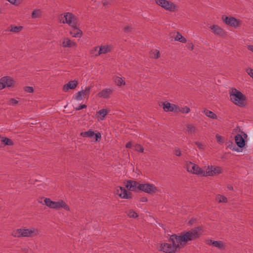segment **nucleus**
<instances>
[{"label": "nucleus", "instance_id": "f257e3e1", "mask_svg": "<svg viewBox=\"0 0 253 253\" xmlns=\"http://www.w3.org/2000/svg\"><path fill=\"white\" fill-rule=\"evenodd\" d=\"M203 232V227L199 226L188 231L170 236L168 241L162 242L158 250L165 253H175L186 246L190 242L198 238Z\"/></svg>", "mask_w": 253, "mask_h": 253}, {"label": "nucleus", "instance_id": "f03ea898", "mask_svg": "<svg viewBox=\"0 0 253 253\" xmlns=\"http://www.w3.org/2000/svg\"><path fill=\"white\" fill-rule=\"evenodd\" d=\"M229 95L230 101L237 106L244 107L248 104V99L247 96L235 87L229 89Z\"/></svg>", "mask_w": 253, "mask_h": 253}, {"label": "nucleus", "instance_id": "7ed1b4c3", "mask_svg": "<svg viewBox=\"0 0 253 253\" xmlns=\"http://www.w3.org/2000/svg\"><path fill=\"white\" fill-rule=\"evenodd\" d=\"M234 140L238 147L235 145H229L228 147L235 152H241L247 144L248 135L244 132L241 131L235 136Z\"/></svg>", "mask_w": 253, "mask_h": 253}, {"label": "nucleus", "instance_id": "20e7f679", "mask_svg": "<svg viewBox=\"0 0 253 253\" xmlns=\"http://www.w3.org/2000/svg\"><path fill=\"white\" fill-rule=\"evenodd\" d=\"M38 234V229L34 227L17 228L13 230L11 233L12 236L16 238H32L37 236Z\"/></svg>", "mask_w": 253, "mask_h": 253}, {"label": "nucleus", "instance_id": "39448f33", "mask_svg": "<svg viewBox=\"0 0 253 253\" xmlns=\"http://www.w3.org/2000/svg\"><path fill=\"white\" fill-rule=\"evenodd\" d=\"M44 205L48 208L56 210L64 209L67 211H71V207L68 203L63 200H59L56 201H52L49 198H44Z\"/></svg>", "mask_w": 253, "mask_h": 253}, {"label": "nucleus", "instance_id": "423d86ee", "mask_svg": "<svg viewBox=\"0 0 253 253\" xmlns=\"http://www.w3.org/2000/svg\"><path fill=\"white\" fill-rule=\"evenodd\" d=\"M156 4L164 10L170 12H175L179 10L178 5L169 0H155Z\"/></svg>", "mask_w": 253, "mask_h": 253}, {"label": "nucleus", "instance_id": "0eeeda50", "mask_svg": "<svg viewBox=\"0 0 253 253\" xmlns=\"http://www.w3.org/2000/svg\"><path fill=\"white\" fill-rule=\"evenodd\" d=\"M221 19L225 25L234 29H239L242 25V21L241 19L232 16L223 15Z\"/></svg>", "mask_w": 253, "mask_h": 253}, {"label": "nucleus", "instance_id": "6e6552de", "mask_svg": "<svg viewBox=\"0 0 253 253\" xmlns=\"http://www.w3.org/2000/svg\"><path fill=\"white\" fill-rule=\"evenodd\" d=\"M114 194L122 199L128 200L132 198V194L126 189V187L116 186L114 188Z\"/></svg>", "mask_w": 253, "mask_h": 253}, {"label": "nucleus", "instance_id": "1a4fd4ad", "mask_svg": "<svg viewBox=\"0 0 253 253\" xmlns=\"http://www.w3.org/2000/svg\"><path fill=\"white\" fill-rule=\"evenodd\" d=\"M59 20L60 23L67 24L70 26L77 23L76 17L71 12H65L61 14Z\"/></svg>", "mask_w": 253, "mask_h": 253}, {"label": "nucleus", "instance_id": "9d476101", "mask_svg": "<svg viewBox=\"0 0 253 253\" xmlns=\"http://www.w3.org/2000/svg\"><path fill=\"white\" fill-rule=\"evenodd\" d=\"M140 191L150 195L155 194L160 191L159 188L155 184L148 182L141 183Z\"/></svg>", "mask_w": 253, "mask_h": 253}, {"label": "nucleus", "instance_id": "9b49d317", "mask_svg": "<svg viewBox=\"0 0 253 253\" xmlns=\"http://www.w3.org/2000/svg\"><path fill=\"white\" fill-rule=\"evenodd\" d=\"M91 86H86L84 89L77 92L73 97V99L77 101H82L88 98L90 94Z\"/></svg>", "mask_w": 253, "mask_h": 253}, {"label": "nucleus", "instance_id": "f8f14e48", "mask_svg": "<svg viewBox=\"0 0 253 253\" xmlns=\"http://www.w3.org/2000/svg\"><path fill=\"white\" fill-rule=\"evenodd\" d=\"M81 136L84 138H89L94 140L95 142H99L101 138V133L99 131H94L92 129H89L86 131L82 132Z\"/></svg>", "mask_w": 253, "mask_h": 253}, {"label": "nucleus", "instance_id": "ddd939ff", "mask_svg": "<svg viewBox=\"0 0 253 253\" xmlns=\"http://www.w3.org/2000/svg\"><path fill=\"white\" fill-rule=\"evenodd\" d=\"M15 81L10 76H4L0 79V90L6 87H12L15 86Z\"/></svg>", "mask_w": 253, "mask_h": 253}, {"label": "nucleus", "instance_id": "4468645a", "mask_svg": "<svg viewBox=\"0 0 253 253\" xmlns=\"http://www.w3.org/2000/svg\"><path fill=\"white\" fill-rule=\"evenodd\" d=\"M186 169L189 172L201 176L202 168L200 167L198 165L189 162L187 163Z\"/></svg>", "mask_w": 253, "mask_h": 253}, {"label": "nucleus", "instance_id": "2eb2a0df", "mask_svg": "<svg viewBox=\"0 0 253 253\" xmlns=\"http://www.w3.org/2000/svg\"><path fill=\"white\" fill-rule=\"evenodd\" d=\"M60 45L63 48H76L77 43L68 37H63L60 41Z\"/></svg>", "mask_w": 253, "mask_h": 253}, {"label": "nucleus", "instance_id": "dca6fc26", "mask_svg": "<svg viewBox=\"0 0 253 253\" xmlns=\"http://www.w3.org/2000/svg\"><path fill=\"white\" fill-rule=\"evenodd\" d=\"M126 188L129 191L136 192L140 191L141 183L134 180H127L126 184Z\"/></svg>", "mask_w": 253, "mask_h": 253}, {"label": "nucleus", "instance_id": "f3484780", "mask_svg": "<svg viewBox=\"0 0 253 253\" xmlns=\"http://www.w3.org/2000/svg\"><path fill=\"white\" fill-rule=\"evenodd\" d=\"M211 32L215 35L224 37L226 35V32L222 28L216 24L211 25L210 27Z\"/></svg>", "mask_w": 253, "mask_h": 253}, {"label": "nucleus", "instance_id": "a211bd4d", "mask_svg": "<svg viewBox=\"0 0 253 253\" xmlns=\"http://www.w3.org/2000/svg\"><path fill=\"white\" fill-rule=\"evenodd\" d=\"M70 27H71V29L70 31V34L72 37L75 38H80L83 36V32L79 28L77 23Z\"/></svg>", "mask_w": 253, "mask_h": 253}, {"label": "nucleus", "instance_id": "6ab92c4d", "mask_svg": "<svg viewBox=\"0 0 253 253\" xmlns=\"http://www.w3.org/2000/svg\"><path fill=\"white\" fill-rule=\"evenodd\" d=\"M162 108L165 112H171L176 113L178 110V105L175 104L170 103L168 101H165L162 103Z\"/></svg>", "mask_w": 253, "mask_h": 253}, {"label": "nucleus", "instance_id": "aec40b11", "mask_svg": "<svg viewBox=\"0 0 253 253\" xmlns=\"http://www.w3.org/2000/svg\"><path fill=\"white\" fill-rule=\"evenodd\" d=\"M78 84L79 82L78 80H71L63 85L62 88L63 91L67 92L69 90H74L78 86Z\"/></svg>", "mask_w": 253, "mask_h": 253}, {"label": "nucleus", "instance_id": "412c9836", "mask_svg": "<svg viewBox=\"0 0 253 253\" xmlns=\"http://www.w3.org/2000/svg\"><path fill=\"white\" fill-rule=\"evenodd\" d=\"M113 92V89L112 88H105L99 92L97 96L101 98L108 99L111 97Z\"/></svg>", "mask_w": 253, "mask_h": 253}, {"label": "nucleus", "instance_id": "4be33fe9", "mask_svg": "<svg viewBox=\"0 0 253 253\" xmlns=\"http://www.w3.org/2000/svg\"><path fill=\"white\" fill-rule=\"evenodd\" d=\"M110 110L107 108H103L97 111L95 117L98 121H101L105 120L106 117L110 113Z\"/></svg>", "mask_w": 253, "mask_h": 253}, {"label": "nucleus", "instance_id": "5701e85b", "mask_svg": "<svg viewBox=\"0 0 253 253\" xmlns=\"http://www.w3.org/2000/svg\"><path fill=\"white\" fill-rule=\"evenodd\" d=\"M14 141L5 136H2L0 139V147H4L6 146H12L14 145Z\"/></svg>", "mask_w": 253, "mask_h": 253}, {"label": "nucleus", "instance_id": "b1692460", "mask_svg": "<svg viewBox=\"0 0 253 253\" xmlns=\"http://www.w3.org/2000/svg\"><path fill=\"white\" fill-rule=\"evenodd\" d=\"M113 80L115 85L119 87L126 85L125 78L119 76H114Z\"/></svg>", "mask_w": 253, "mask_h": 253}, {"label": "nucleus", "instance_id": "393cba45", "mask_svg": "<svg viewBox=\"0 0 253 253\" xmlns=\"http://www.w3.org/2000/svg\"><path fill=\"white\" fill-rule=\"evenodd\" d=\"M99 46L101 55L110 52L113 49V46L111 44H104Z\"/></svg>", "mask_w": 253, "mask_h": 253}, {"label": "nucleus", "instance_id": "a878e982", "mask_svg": "<svg viewBox=\"0 0 253 253\" xmlns=\"http://www.w3.org/2000/svg\"><path fill=\"white\" fill-rule=\"evenodd\" d=\"M223 172V169L222 167L211 165V171L210 172L211 176L219 175Z\"/></svg>", "mask_w": 253, "mask_h": 253}, {"label": "nucleus", "instance_id": "bb28decb", "mask_svg": "<svg viewBox=\"0 0 253 253\" xmlns=\"http://www.w3.org/2000/svg\"><path fill=\"white\" fill-rule=\"evenodd\" d=\"M174 40L175 42H179L183 43H185L187 42L186 39L179 32H175L174 33Z\"/></svg>", "mask_w": 253, "mask_h": 253}, {"label": "nucleus", "instance_id": "cd10ccee", "mask_svg": "<svg viewBox=\"0 0 253 253\" xmlns=\"http://www.w3.org/2000/svg\"><path fill=\"white\" fill-rule=\"evenodd\" d=\"M211 165L205 166L202 168L201 176H211Z\"/></svg>", "mask_w": 253, "mask_h": 253}, {"label": "nucleus", "instance_id": "c85d7f7f", "mask_svg": "<svg viewBox=\"0 0 253 253\" xmlns=\"http://www.w3.org/2000/svg\"><path fill=\"white\" fill-rule=\"evenodd\" d=\"M150 56L151 58L157 59L161 56V53L158 49L154 48L151 50L150 51Z\"/></svg>", "mask_w": 253, "mask_h": 253}, {"label": "nucleus", "instance_id": "c756f323", "mask_svg": "<svg viewBox=\"0 0 253 253\" xmlns=\"http://www.w3.org/2000/svg\"><path fill=\"white\" fill-rule=\"evenodd\" d=\"M42 11L40 9H34L31 14V17L33 19H38L42 17Z\"/></svg>", "mask_w": 253, "mask_h": 253}, {"label": "nucleus", "instance_id": "7c9ffc66", "mask_svg": "<svg viewBox=\"0 0 253 253\" xmlns=\"http://www.w3.org/2000/svg\"><path fill=\"white\" fill-rule=\"evenodd\" d=\"M90 54L92 57H97L100 56L99 46H95L90 50Z\"/></svg>", "mask_w": 253, "mask_h": 253}, {"label": "nucleus", "instance_id": "2f4dec72", "mask_svg": "<svg viewBox=\"0 0 253 253\" xmlns=\"http://www.w3.org/2000/svg\"><path fill=\"white\" fill-rule=\"evenodd\" d=\"M24 29V27L22 26H14L11 25L9 27V31L10 32L14 33H18L21 32Z\"/></svg>", "mask_w": 253, "mask_h": 253}, {"label": "nucleus", "instance_id": "473e14b6", "mask_svg": "<svg viewBox=\"0 0 253 253\" xmlns=\"http://www.w3.org/2000/svg\"><path fill=\"white\" fill-rule=\"evenodd\" d=\"M213 244V247L219 250H222L225 249L226 244L222 241H215Z\"/></svg>", "mask_w": 253, "mask_h": 253}, {"label": "nucleus", "instance_id": "72a5a7b5", "mask_svg": "<svg viewBox=\"0 0 253 253\" xmlns=\"http://www.w3.org/2000/svg\"><path fill=\"white\" fill-rule=\"evenodd\" d=\"M204 113L208 117L210 118L211 119H217V115L214 113L209 110H205L204 111Z\"/></svg>", "mask_w": 253, "mask_h": 253}, {"label": "nucleus", "instance_id": "f704fd0d", "mask_svg": "<svg viewBox=\"0 0 253 253\" xmlns=\"http://www.w3.org/2000/svg\"><path fill=\"white\" fill-rule=\"evenodd\" d=\"M186 130L189 134H193L196 131V127L193 124H189L186 126Z\"/></svg>", "mask_w": 253, "mask_h": 253}, {"label": "nucleus", "instance_id": "c9c22d12", "mask_svg": "<svg viewBox=\"0 0 253 253\" xmlns=\"http://www.w3.org/2000/svg\"><path fill=\"white\" fill-rule=\"evenodd\" d=\"M127 215L130 218H135L138 216V213L132 209H129L126 211Z\"/></svg>", "mask_w": 253, "mask_h": 253}, {"label": "nucleus", "instance_id": "e433bc0d", "mask_svg": "<svg viewBox=\"0 0 253 253\" xmlns=\"http://www.w3.org/2000/svg\"><path fill=\"white\" fill-rule=\"evenodd\" d=\"M215 200L218 203H226L227 199L223 195L218 194L215 197Z\"/></svg>", "mask_w": 253, "mask_h": 253}, {"label": "nucleus", "instance_id": "4c0bfd02", "mask_svg": "<svg viewBox=\"0 0 253 253\" xmlns=\"http://www.w3.org/2000/svg\"><path fill=\"white\" fill-rule=\"evenodd\" d=\"M190 112V109L189 107H188L187 106H185V107L180 108L178 106V110H177V112H176V113H181L183 114H188Z\"/></svg>", "mask_w": 253, "mask_h": 253}, {"label": "nucleus", "instance_id": "58836bf2", "mask_svg": "<svg viewBox=\"0 0 253 253\" xmlns=\"http://www.w3.org/2000/svg\"><path fill=\"white\" fill-rule=\"evenodd\" d=\"M215 138L216 142L219 145H222L225 143V140L224 137L219 134H216L215 135Z\"/></svg>", "mask_w": 253, "mask_h": 253}, {"label": "nucleus", "instance_id": "ea45409f", "mask_svg": "<svg viewBox=\"0 0 253 253\" xmlns=\"http://www.w3.org/2000/svg\"><path fill=\"white\" fill-rule=\"evenodd\" d=\"M133 149L141 153H142L144 151V149L141 145L135 143L134 144Z\"/></svg>", "mask_w": 253, "mask_h": 253}, {"label": "nucleus", "instance_id": "a19ab883", "mask_svg": "<svg viewBox=\"0 0 253 253\" xmlns=\"http://www.w3.org/2000/svg\"><path fill=\"white\" fill-rule=\"evenodd\" d=\"M19 103L18 100L15 99V98H10L8 100V104L11 106H15L18 104Z\"/></svg>", "mask_w": 253, "mask_h": 253}, {"label": "nucleus", "instance_id": "79ce46f5", "mask_svg": "<svg viewBox=\"0 0 253 253\" xmlns=\"http://www.w3.org/2000/svg\"><path fill=\"white\" fill-rule=\"evenodd\" d=\"M24 90L27 93H33L34 92V88L33 86H26L24 87Z\"/></svg>", "mask_w": 253, "mask_h": 253}, {"label": "nucleus", "instance_id": "37998d69", "mask_svg": "<svg viewBox=\"0 0 253 253\" xmlns=\"http://www.w3.org/2000/svg\"><path fill=\"white\" fill-rule=\"evenodd\" d=\"M246 72L248 75L253 79V69L251 68H248L246 69Z\"/></svg>", "mask_w": 253, "mask_h": 253}, {"label": "nucleus", "instance_id": "c03bdc74", "mask_svg": "<svg viewBox=\"0 0 253 253\" xmlns=\"http://www.w3.org/2000/svg\"><path fill=\"white\" fill-rule=\"evenodd\" d=\"M135 143H133L131 142H127L126 145V147L127 149H133Z\"/></svg>", "mask_w": 253, "mask_h": 253}, {"label": "nucleus", "instance_id": "a18cd8bd", "mask_svg": "<svg viewBox=\"0 0 253 253\" xmlns=\"http://www.w3.org/2000/svg\"><path fill=\"white\" fill-rule=\"evenodd\" d=\"M197 221V220L195 218H192L191 219H190L188 222V224L189 225V226H192L194 224H195Z\"/></svg>", "mask_w": 253, "mask_h": 253}, {"label": "nucleus", "instance_id": "49530a36", "mask_svg": "<svg viewBox=\"0 0 253 253\" xmlns=\"http://www.w3.org/2000/svg\"><path fill=\"white\" fill-rule=\"evenodd\" d=\"M86 108V105L85 104H82L75 108L76 110H80Z\"/></svg>", "mask_w": 253, "mask_h": 253}, {"label": "nucleus", "instance_id": "de8ad7c7", "mask_svg": "<svg viewBox=\"0 0 253 253\" xmlns=\"http://www.w3.org/2000/svg\"><path fill=\"white\" fill-rule=\"evenodd\" d=\"M187 47L189 49L192 50L194 48V45L192 42H189L187 45Z\"/></svg>", "mask_w": 253, "mask_h": 253}, {"label": "nucleus", "instance_id": "09e8293b", "mask_svg": "<svg viewBox=\"0 0 253 253\" xmlns=\"http://www.w3.org/2000/svg\"><path fill=\"white\" fill-rule=\"evenodd\" d=\"M195 145L197 146V147L201 149H203L204 148V145L200 142H196Z\"/></svg>", "mask_w": 253, "mask_h": 253}, {"label": "nucleus", "instance_id": "8fccbe9b", "mask_svg": "<svg viewBox=\"0 0 253 253\" xmlns=\"http://www.w3.org/2000/svg\"><path fill=\"white\" fill-rule=\"evenodd\" d=\"M215 241H212L211 240H207L206 241V244L209 246L212 245L213 246V243H214Z\"/></svg>", "mask_w": 253, "mask_h": 253}, {"label": "nucleus", "instance_id": "3c124183", "mask_svg": "<svg viewBox=\"0 0 253 253\" xmlns=\"http://www.w3.org/2000/svg\"><path fill=\"white\" fill-rule=\"evenodd\" d=\"M174 154L177 156H180L181 154L180 150L179 149H175L174 151Z\"/></svg>", "mask_w": 253, "mask_h": 253}, {"label": "nucleus", "instance_id": "603ef678", "mask_svg": "<svg viewBox=\"0 0 253 253\" xmlns=\"http://www.w3.org/2000/svg\"><path fill=\"white\" fill-rule=\"evenodd\" d=\"M248 50L253 53V44H249L247 46Z\"/></svg>", "mask_w": 253, "mask_h": 253}, {"label": "nucleus", "instance_id": "864d4df0", "mask_svg": "<svg viewBox=\"0 0 253 253\" xmlns=\"http://www.w3.org/2000/svg\"><path fill=\"white\" fill-rule=\"evenodd\" d=\"M147 201H148V200H147V198L146 197H142L140 199V201L141 202H147Z\"/></svg>", "mask_w": 253, "mask_h": 253}, {"label": "nucleus", "instance_id": "5fc2aeb1", "mask_svg": "<svg viewBox=\"0 0 253 253\" xmlns=\"http://www.w3.org/2000/svg\"><path fill=\"white\" fill-rule=\"evenodd\" d=\"M125 29L126 31L128 29V28H126V27L125 28Z\"/></svg>", "mask_w": 253, "mask_h": 253}]
</instances>
